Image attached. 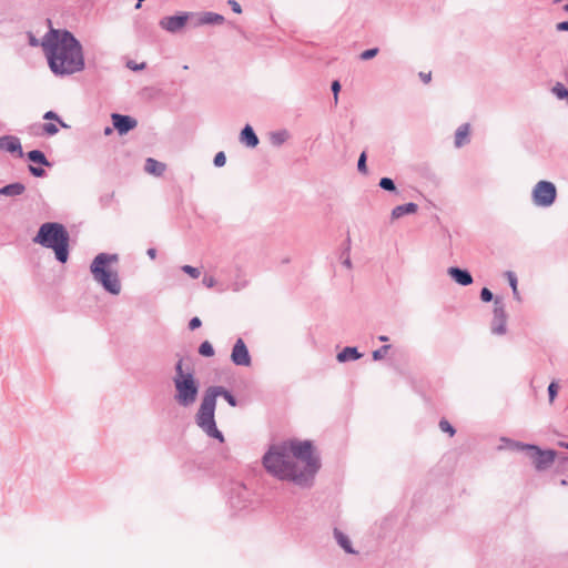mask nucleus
<instances>
[{"instance_id":"nucleus-23","label":"nucleus","mask_w":568,"mask_h":568,"mask_svg":"<svg viewBox=\"0 0 568 568\" xmlns=\"http://www.w3.org/2000/svg\"><path fill=\"white\" fill-rule=\"evenodd\" d=\"M224 18L216 13H206L202 19V23H222Z\"/></svg>"},{"instance_id":"nucleus-15","label":"nucleus","mask_w":568,"mask_h":568,"mask_svg":"<svg viewBox=\"0 0 568 568\" xmlns=\"http://www.w3.org/2000/svg\"><path fill=\"white\" fill-rule=\"evenodd\" d=\"M469 133H470V126L469 124H463L460 125L455 134V145L457 148H460L469 140Z\"/></svg>"},{"instance_id":"nucleus-12","label":"nucleus","mask_w":568,"mask_h":568,"mask_svg":"<svg viewBox=\"0 0 568 568\" xmlns=\"http://www.w3.org/2000/svg\"><path fill=\"white\" fill-rule=\"evenodd\" d=\"M0 149L9 153H18L19 156L23 155L20 140L16 136L0 138Z\"/></svg>"},{"instance_id":"nucleus-47","label":"nucleus","mask_w":568,"mask_h":568,"mask_svg":"<svg viewBox=\"0 0 568 568\" xmlns=\"http://www.w3.org/2000/svg\"><path fill=\"white\" fill-rule=\"evenodd\" d=\"M111 133H112V128L106 126V128L104 129V134H105V135H110Z\"/></svg>"},{"instance_id":"nucleus-19","label":"nucleus","mask_w":568,"mask_h":568,"mask_svg":"<svg viewBox=\"0 0 568 568\" xmlns=\"http://www.w3.org/2000/svg\"><path fill=\"white\" fill-rule=\"evenodd\" d=\"M361 357V354L357 352L355 347H345L337 355L338 362H346L348 359H357Z\"/></svg>"},{"instance_id":"nucleus-36","label":"nucleus","mask_w":568,"mask_h":568,"mask_svg":"<svg viewBox=\"0 0 568 568\" xmlns=\"http://www.w3.org/2000/svg\"><path fill=\"white\" fill-rule=\"evenodd\" d=\"M506 276L509 281V284L513 287V291L516 293L517 292V278H516L515 274L513 272H507Z\"/></svg>"},{"instance_id":"nucleus-25","label":"nucleus","mask_w":568,"mask_h":568,"mask_svg":"<svg viewBox=\"0 0 568 568\" xmlns=\"http://www.w3.org/2000/svg\"><path fill=\"white\" fill-rule=\"evenodd\" d=\"M199 353L203 356L210 357L214 355V348L210 342L205 341L200 345Z\"/></svg>"},{"instance_id":"nucleus-35","label":"nucleus","mask_w":568,"mask_h":568,"mask_svg":"<svg viewBox=\"0 0 568 568\" xmlns=\"http://www.w3.org/2000/svg\"><path fill=\"white\" fill-rule=\"evenodd\" d=\"M226 158L223 152H219L214 158V164L216 166H223L225 164Z\"/></svg>"},{"instance_id":"nucleus-20","label":"nucleus","mask_w":568,"mask_h":568,"mask_svg":"<svg viewBox=\"0 0 568 568\" xmlns=\"http://www.w3.org/2000/svg\"><path fill=\"white\" fill-rule=\"evenodd\" d=\"M207 389H216L215 398L217 396H223L231 406H236V400L234 396L230 392L225 390L223 387L212 386L209 387Z\"/></svg>"},{"instance_id":"nucleus-21","label":"nucleus","mask_w":568,"mask_h":568,"mask_svg":"<svg viewBox=\"0 0 568 568\" xmlns=\"http://www.w3.org/2000/svg\"><path fill=\"white\" fill-rule=\"evenodd\" d=\"M28 159L33 162L41 165H50L48 160L45 159L44 154L41 151L33 150L28 153Z\"/></svg>"},{"instance_id":"nucleus-16","label":"nucleus","mask_w":568,"mask_h":568,"mask_svg":"<svg viewBox=\"0 0 568 568\" xmlns=\"http://www.w3.org/2000/svg\"><path fill=\"white\" fill-rule=\"evenodd\" d=\"M145 171L150 174L160 176L165 171V164L149 158L145 162Z\"/></svg>"},{"instance_id":"nucleus-5","label":"nucleus","mask_w":568,"mask_h":568,"mask_svg":"<svg viewBox=\"0 0 568 568\" xmlns=\"http://www.w3.org/2000/svg\"><path fill=\"white\" fill-rule=\"evenodd\" d=\"M183 361L180 359L175 367L174 386L176 389L175 398L182 406H190L196 400L199 386L194 378L193 373L183 372Z\"/></svg>"},{"instance_id":"nucleus-10","label":"nucleus","mask_w":568,"mask_h":568,"mask_svg":"<svg viewBox=\"0 0 568 568\" xmlns=\"http://www.w3.org/2000/svg\"><path fill=\"white\" fill-rule=\"evenodd\" d=\"M187 19V13H183L181 16L165 17L161 19L160 26L169 32H176L186 24Z\"/></svg>"},{"instance_id":"nucleus-32","label":"nucleus","mask_w":568,"mask_h":568,"mask_svg":"<svg viewBox=\"0 0 568 568\" xmlns=\"http://www.w3.org/2000/svg\"><path fill=\"white\" fill-rule=\"evenodd\" d=\"M357 168H358V171L362 172V173H366L367 172V169H366V152H363L359 155Z\"/></svg>"},{"instance_id":"nucleus-39","label":"nucleus","mask_w":568,"mask_h":568,"mask_svg":"<svg viewBox=\"0 0 568 568\" xmlns=\"http://www.w3.org/2000/svg\"><path fill=\"white\" fill-rule=\"evenodd\" d=\"M30 172L34 175V176H43L44 175V170L42 168H37V166H30Z\"/></svg>"},{"instance_id":"nucleus-28","label":"nucleus","mask_w":568,"mask_h":568,"mask_svg":"<svg viewBox=\"0 0 568 568\" xmlns=\"http://www.w3.org/2000/svg\"><path fill=\"white\" fill-rule=\"evenodd\" d=\"M43 119L44 120H52V121H57L62 128H68V125L59 119V116L57 115V113H54L53 111H48L44 115H43Z\"/></svg>"},{"instance_id":"nucleus-49","label":"nucleus","mask_w":568,"mask_h":568,"mask_svg":"<svg viewBox=\"0 0 568 568\" xmlns=\"http://www.w3.org/2000/svg\"><path fill=\"white\" fill-rule=\"evenodd\" d=\"M560 445L568 449V443H561Z\"/></svg>"},{"instance_id":"nucleus-40","label":"nucleus","mask_w":568,"mask_h":568,"mask_svg":"<svg viewBox=\"0 0 568 568\" xmlns=\"http://www.w3.org/2000/svg\"><path fill=\"white\" fill-rule=\"evenodd\" d=\"M201 324H202V323H201V320H200L199 317H193V318L190 321L189 326H190V328L193 331V329H195V328L200 327V326H201Z\"/></svg>"},{"instance_id":"nucleus-31","label":"nucleus","mask_w":568,"mask_h":568,"mask_svg":"<svg viewBox=\"0 0 568 568\" xmlns=\"http://www.w3.org/2000/svg\"><path fill=\"white\" fill-rule=\"evenodd\" d=\"M182 270L193 278H197L200 276V271L191 265H184Z\"/></svg>"},{"instance_id":"nucleus-11","label":"nucleus","mask_w":568,"mask_h":568,"mask_svg":"<svg viewBox=\"0 0 568 568\" xmlns=\"http://www.w3.org/2000/svg\"><path fill=\"white\" fill-rule=\"evenodd\" d=\"M112 122L114 129H116L120 134L128 133L138 124L136 120H134L133 118L118 113L112 114Z\"/></svg>"},{"instance_id":"nucleus-30","label":"nucleus","mask_w":568,"mask_h":568,"mask_svg":"<svg viewBox=\"0 0 568 568\" xmlns=\"http://www.w3.org/2000/svg\"><path fill=\"white\" fill-rule=\"evenodd\" d=\"M378 53V49L377 48H373V49H368V50H365L361 53V59L362 60H369L374 57H376Z\"/></svg>"},{"instance_id":"nucleus-37","label":"nucleus","mask_w":568,"mask_h":568,"mask_svg":"<svg viewBox=\"0 0 568 568\" xmlns=\"http://www.w3.org/2000/svg\"><path fill=\"white\" fill-rule=\"evenodd\" d=\"M389 346L386 345V346H383L381 349H377L373 353V357L374 359H381L383 358V356L386 354V352L388 351Z\"/></svg>"},{"instance_id":"nucleus-43","label":"nucleus","mask_w":568,"mask_h":568,"mask_svg":"<svg viewBox=\"0 0 568 568\" xmlns=\"http://www.w3.org/2000/svg\"><path fill=\"white\" fill-rule=\"evenodd\" d=\"M28 37H29V43L32 47H37V45L41 44V42L32 33H29Z\"/></svg>"},{"instance_id":"nucleus-9","label":"nucleus","mask_w":568,"mask_h":568,"mask_svg":"<svg viewBox=\"0 0 568 568\" xmlns=\"http://www.w3.org/2000/svg\"><path fill=\"white\" fill-rule=\"evenodd\" d=\"M231 358L235 365H241V366H250L251 365V356H250L247 347L242 338H239L236 341V343L232 349Z\"/></svg>"},{"instance_id":"nucleus-48","label":"nucleus","mask_w":568,"mask_h":568,"mask_svg":"<svg viewBox=\"0 0 568 568\" xmlns=\"http://www.w3.org/2000/svg\"><path fill=\"white\" fill-rule=\"evenodd\" d=\"M379 341H382V342H386V341H388V337H387V336H384V335H383V336H379Z\"/></svg>"},{"instance_id":"nucleus-26","label":"nucleus","mask_w":568,"mask_h":568,"mask_svg":"<svg viewBox=\"0 0 568 568\" xmlns=\"http://www.w3.org/2000/svg\"><path fill=\"white\" fill-rule=\"evenodd\" d=\"M42 133L45 134V135H54L59 132V128H58V124L55 123H44L42 126Z\"/></svg>"},{"instance_id":"nucleus-1","label":"nucleus","mask_w":568,"mask_h":568,"mask_svg":"<svg viewBox=\"0 0 568 568\" xmlns=\"http://www.w3.org/2000/svg\"><path fill=\"white\" fill-rule=\"evenodd\" d=\"M268 474L281 479L304 483L318 469V459L308 442H284L270 447L263 457Z\"/></svg>"},{"instance_id":"nucleus-2","label":"nucleus","mask_w":568,"mask_h":568,"mask_svg":"<svg viewBox=\"0 0 568 568\" xmlns=\"http://www.w3.org/2000/svg\"><path fill=\"white\" fill-rule=\"evenodd\" d=\"M41 47L54 74H72L84 68L82 47L69 31L51 28Z\"/></svg>"},{"instance_id":"nucleus-42","label":"nucleus","mask_w":568,"mask_h":568,"mask_svg":"<svg viewBox=\"0 0 568 568\" xmlns=\"http://www.w3.org/2000/svg\"><path fill=\"white\" fill-rule=\"evenodd\" d=\"M229 3L231 4V7L235 13L242 12L241 6L236 1L230 0Z\"/></svg>"},{"instance_id":"nucleus-46","label":"nucleus","mask_w":568,"mask_h":568,"mask_svg":"<svg viewBox=\"0 0 568 568\" xmlns=\"http://www.w3.org/2000/svg\"><path fill=\"white\" fill-rule=\"evenodd\" d=\"M148 255L153 260L155 258V255H156V251L155 248H149L148 250Z\"/></svg>"},{"instance_id":"nucleus-13","label":"nucleus","mask_w":568,"mask_h":568,"mask_svg":"<svg viewBox=\"0 0 568 568\" xmlns=\"http://www.w3.org/2000/svg\"><path fill=\"white\" fill-rule=\"evenodd\" d=\"M447 273L456 283L463 286H467L473 283V277L467 271L458 267H449Z\"/></svg>"},{"instance_id":"nucleus-8","label":"nucleus","mask_w":568,"mask_h":568,"mask_svg":"<svg viewBox=\"0 0 568 568\" xmlns=\"http://www.w3.org/2000/svg\"><path fill=\"white\" fill-rule=\"evenodd\" d=\"M521 448L532 452L530 457L537 470H545L549 468L554 464L557 456L555 450H542L535 445H524Z\"/></svg>"},{"instance_id":"nucleus-38","label":"nucleus","mask_w":568,"mask_h":568,"mask_svg":"<svg viewBox=\"0 0 568 568\" xmlns=\"http://www.w3.org/2000/svg\"><path fill=\"white\" fill-rule=\"evenodd\" d=\"M339 90H341L339 82L338 81H334L332 83V91L334 93V101H335V103H337V101H338V92H339Z\"/></svg>"},{"instance_id":"nucleus-7","label":"nucleus","mask_w":568,"mask_h":568,"mask_svg":"<svg viewBox=\"0 0 568 568\" xmlns=\"http://www.w3.org/2000/svg\"><path fill=\"white\" fill-rule=\"evenodd\" d=\"M557 195L556 186L548 181H539L532 190V201L537 206H550Z\"/></svg>"},{"instance_id":"nucleus-6","label":"nucleus","mask_w":568,"mask_h":568,"mask_svg":"<svg viewBox=\"0 0 568 568\" xmlns=\"http://www.w3.org/2000/svg\"><path fill=\"white\" fill-rule=\"evenodd\" d=\"M216 389H206L196 415L197 425L211 437L223 442L222 433L216 428L214 420Z\"/></svg>"},{"instance_id":"nucleus-18","label":"nucleus","mask_w":568,"mask_h":568,"mask_svg":"<svg viewBox=\"0 0 568 568\" xmlns=\"http://www.w3.org/2000/svg\"><path fill=\"white\" fill-rule=\"evenodd\" d=\"M26 187L21 183H13L0 189V193L7 196L20 195L24 192Z\"/></svg>"},{"instance_id":"nucleus-4","label":"nucleus","mask_w":568,"mask_h":568,"mask_svg":"<svg viewBox=\"0 0 568 568\" xmlns=\"http://www.w3.org/2000/svg\"><path fill=\"white\" fill-rule=\"evenodd\" d=\"M118 255L101 253L95 256L91 264V273L108 292L118 295L121 291V283L118 273L111 268L118 263Z\"/></svg>"},{"instance_id":"nucleus-29","label":"nucleus","mask_w":568,"mask_h":568,"mask_svg":"<svg viewBox=\"0 0 568 568\" xmlns=\"http://www.w3.org/2000/svg\"><path fill=\"white\" fill-rule=\"evenodd\" d=\"M379 186L382 189H384V190H387V191H394L395 190L394 182L390 179H388V178L381 179Z\"/></svg>"},{"instance_id":"nucleus-44","label":"nucleus","mask_w":568,"mask_h":568,"mask_svg":"<svg viewBox=\"0 0 568 568\" xmlns=\"http://www.w3.org/2000/svg\"><path fill=\"white\" fill-rule=\"evenodd\" d=\"M557 30H559V31H568V21L559 22L557 24Z\"/></svg>"},{"instance_id":"nucleus-24","label":"nucleus","mask_w":568,"mask_h":568,"mask_svg":"<svg viewBox=\"0 0 568 568\" xmlns=\"http://www.w3.org/2000/svg\"><path fill=\"white\" fill-rule=\"evenodd\" d=\"M552 92L558 99H568V90L559 82L554 85Z\"/></svg>"},{"instance_id":"nucleus-45","label":"nucleus","mask_w":568,"mask_h":568,"mask_svg":"<svg viewBox=\"0 0 568 568\" xmlns=\"http://www.w3.org/2000/svg\"><path fill=\"white\" fill-rule=\"evenodd\" d=\"M419 75L424 83H428L430 81V77H432L430 72H428V73L422 72Z\"/></svg>"},{"instance_id":"nucleus-14","label":"nucleus","mask_w":568,"mask_h":568,"mask_svg":"<svg viewBox=\"0 0 568 568\" xmlns=\"http://www.w3.org/2000/svg\"><path fill=\"white\" fill-rule=\"evenodd\" d=\"M241 142L250 148H255L258 144V139L250 125H246L241 132Z\"/></svg>"},{"instance_id":"nucleus-22","label":"nucleus","mask_w":568,"mask_h":568,"mask_svg":"<svg viewBox=\"0 0 568 568\" xmlns=\"http://www.w3.org/2000/svg\"><path fill=\"white\" fill-rule=\"evenodd\" d=\"M335 538H336L337 542L339 544V546L346 552H349V554L354 552V550L351 547V542H349V539L347 538V536H345L343 532H341L338 530H335Z\"/></svg>"},{"instance_id":"nucleus-34","label":"nucleus","mask_w":568,"mask_h":568,"mask_svg":"<svg viewBox=\"0 0 568 568\" xmlns=\"http://www.w3.org/2000/svg\"><path fill=\"white\" fill-rule=\"evenodd\" d=\"M480 298L483 302H490L493 300V293L487 287H484L480 292Z\"/></svg>"},{"instance_id":"nucleus-27","label":"nucleus","mask_w":568,"mask_h":568,"mask_svg":"<svg viewBox=\"0 0 568 568\" xmlns=\"http://www.w3.org/2000/svg\"><path fill=\"white\" fill-rule=\"evenodd\" d=\"M439 428L442 432H445V433H448V435L450 437H453L455 435V429L454 427L450 425V423L447 420V419H440L439 422Z\"/></svg>"},{"instance_id":"nucleus-3","label":"nucleus","mask_w":568,"mask_h":568,"mask_svg":"<svg viewBox=\"0 0 568 568\" xmlns=\"http://www.w3.org/2000/svg\"><path fill=\"white\" fill-rule=\"evenodd\" d=\"M33 241L44 247L52 248L55 253V257L61 263L67 262L69 256V234L62 224H42Z\"/></svg>"},{"instance_id":"nucleus-50","label":"nucleus","mask_w":568,"mask_h":568,"mask_svg":"<svg viewBox=\"0 0 568 568\" xmlns=\"http://www.w3.org/2000/svg\"><path fill=\"white\" fill-rule=\"evenodd\" d=\"M565 10L568 11V3L565 6Z\"/></svg>"},{"instance_id":"nucleus-41","label":"nucleus","mask_w":568,"mask_h":568,"mask_svg":"<svg viewBox=\"0 0 568 568\" xmlns=\"http://www.w3.org/2000/svg\"><path fill=\"white\" fill-rule=\"evenodd\" d=\"M203 283H204V285H205L206 287L211 288V287H213V286H214V284H215V280H214V277H213V276H205V277L203 278Z\"/></svg>"},{"instance_id":"nucleus-17","label":"nucleus","mask_w":568,"mask_h":568,"mask_svg":"<svg viewBox=\"0 0 568 568\" xmlns=\"http://www.w3.org/2000/svg\"><path fill=\"white\" fill-rule=\"evenodd\" d=\"M417 211V205L415 203H407L404 205H398L393 209L392 211V217L399 219L405 214H413Z\"/></svg>"},{"instance_id":"nucleus-33","label":"nucleus","mask_w":568,"mask_h":568,"mask_svg":"<svg viewBox=\"0 0 568 568\" xmlns=\"http://www.w3.org/2000/svg\"><path fill=\"white\" fill-rule=\"evenodd\" d=\"M557 392H558V385L556 383H551L548 387V393H549V400L550 403H552L555 400V397L557 395Z\"/></svg>"}]
</instances>
